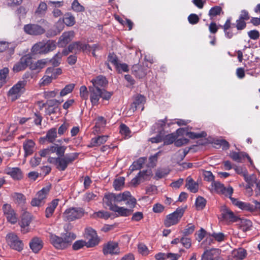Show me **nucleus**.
<instances>
[{"label": "nucleus", "mask_w": 260, "mask_h": 260, "mask_svg": "<svg viewBox=\"0 0 260 260\" xmlns=\"http://www.w3.org/2000/svg\"><path fill=\"white\" fill-rule=\"evenodd\" d=\"M172 124V120H168L165 118L163 120H157L152 126L150 133L157 134L156 136L149 139V141L152 143H158L161 142L166 133H168L167 128Z\"/></svg>", "instance_id": "obj_1"}, {"label": "nucleus", "mask_w": 260, "mask_h": 260, "mask_svg": "<svg viewBox=\"0 0 260 260\" xmlns=\"http://www.w3.org/2000/svg\"><path fill=\"white\" fill-rule=\"evenodd\" d=\"M76 236L71 232H66L61 234V237L50 233L49 239L51 243L54 247L58 249H64L70 246L76 239Z\"/></svg>", "instance_id": "obj_2"}, {"label": "nucleus", "mask_w": 260, "mask_h": 260, "mask_svg": "<svg viewBox=\"0 0 260 260\" xmlns=\"http://www.w3.org/2000/svg\"><path fill=\"white\" fill-rule=\"evenodd\" d=\"M78 156V153H67L62 157H50L48 159V161L50 163L54 164L58 170L63 171L67 169L69 164L76 159Z\"/></svg>", "instance_id": "obj_3"}, {"label": "nucleus", "mask_w": 260, "mask_h": 260, "mask_svg": "<svg viewBox=\"0 0 260 260\" xmlns=\"http://www.w3.org/2000/svg\"><path fill=\"white\" fill-rule=\"evenodd\" d=\"M88 88L90 101L93 106H97L99 104L101 98L104 100H109L112 95V92L104 89L95 88L91 86H89Z\"/></svg>", "instance_id": "obj_4"}, {"label": "nucleus", "mask_w": 260, "mask_h": 260, "mask_svg": "<svg viewBox=\"0 0 260 260\" xmlns=\"http://www.w3.org/2000/svg\"><path fill=\"white\" fill-rule=\"evenodd\" d=\"M184 213V209L182 208H177L173 213L168 215L165 219L164 224L166 227L177 224Z\"/></svg>", "instance_id": "obj_5"}, {"label": "nucleus", "mask_w": 260, "mask_h": 260, "mask_svg": "<svg viewBox=\"0 0 260 260\" xmlns=\"http://www.w3.org/2000/svg\"><path fill=\"white\" fill-rule=\"evenodd\" d=\"M84 214V211L81 208H71L67 209L63 214V219L66 221H73L81 218Z\"/></svg>", "instance_id": "obj_6"}, {"label": "nucleus", "mask_w": 260, "mask_h": 260, "mask_svg": "<svg viewBox=\"0 0 260 260\" xmlns=\"http://www.w3.org/2000/svg\"><path fill=\"white\" fill-rule=\"evenodd\" d=\"M89 47V45L88 44L83 43L80 41L75 42L71 44L67 49H64L62 51V53L64 55H67L70 52L77 54L81 51H86Z\"/></svg>", "instance_id": "obj_7"}, {"label": "nucleus", "mask_w": 260, "mask_h": 260, "mask_svg": "<svg viewBox=\"0 0 260 260\" xmlns=\"http://www.w3.org/2000/svg\"><path fill=\"white\" fill-rule=\"evenodd\" d=\"M25 85V81H20L10 89L9 91V96L11 100H16L23 93Z\"/></svg>", "instance_id": "obj_8"}, {"label": "nucleus", "mask_w": 260, "mask_h": 260, "mask_svg": "<svg viewBox=\"0 0 260 260\" xmlns=\"http://www.w3.org/2000/svg\"><path fill=\"white\" fill-rule=\"evenodd\" d=\"M84 237L88 240L87 242V247H92L99 243L98 235L95 230L90 227L86 228L85 229Z\"/></svg>", "instance_id": "obj_9"}, {"label": "nucleus", "mask_w": 260, "mask_h": 260, "mask_svg": "<svg viewBox=\"0 0 260 260\" xmlns=\"http://www.w3.org/2000/svg\"><path fill=\"white\" fill-rule=\"evenodd\" d=\"M7 241L10 247L17 251H21L23 249V244L19 240L17 235L11 233L7 235Z\"/></svg>", "instance_id": "obj_10"}, {"label": "nucleus", "mask_w": 260, "mask_h": 260, "mask_svg": "<svg viewBox=\"0 0 260 260\" xmlns=\"http://www.w3.org/2000/svg\"><path fill=\"white\" fill-rule=\"evenodd\" d=\"M212 187L216 192L221 193L226 197H230L233 193V189L231 186L225 187L223 184L219 182L213 181L212 182Z\"/></svg>", "instance_id": "obj_11"}, {"label": "nucleus", "mask_w": 260, "mask_h": 260, "mask_svg": "<svg viewBox=\"0 0 260 260\" xmlns=\"http://www.w3.org/2000/svg\"><path fill=\"white\" fill-rule=\"evenodd\" d=\"M4 214L7 220L12 224H15L17 221V216L14 210L10 205L6 204L3 206Z\"/></svg>", "instance_id": "obj_12"}, {"label": "nucleus", "mask_w": 260, "mask_h": 260, "mask_svg": "<svg viewBox=\"0 0 260 260\" xmlns=\"http://www.w3.org/2000/svg\"><path fill=\"white\" fill-rule=\"evenodd\" d=\"M103 251L105 255H117L120 253L118 243L113 241H110L105 244Z\"/></svg>", "instance_id": "obj_13"}, {"label": "nucleus", "mask_w": 260, "mask_h": 260, "mask_svg": "<svg viewBox=\"0 0 260 260\" xmlns=\"http://www.w3.org/2000/svg\"><path fill=\"white\" fill-rule=\"evenodd\" d=\"M31 62V56L28 55H25L21 58L19 62L15 64L13 70L15 72H18L24 70L27 66H30Z\"/></svg>", "instance_id": "obj_14"}, {"label": "nucleus", "mask_w": 260, "mask_h": 260, "mask_svg": "<svg viewBox=\"0 0 260 260\" xmlns=\"http://www.w3.org/2000/svg\"><path fill=\"white\" fill-rule=\"evenodd\" d=\"M24 31L31 35H39L43 34L45 30L41 26L38 24H29L24 26Z\"/></svg>", "instance_id": "obj_15"}, {"label": "nucleus", "mask_w": 260, "mask_h": 260, "mask_svg": "<svg viewBox=\"0 0 260 260\" xmlns=\"http://www.w3.org/2000/svg\"><path fill=\"white\" fill-rule=\"evenodd\" d=\"M75 33L74 31L71 30L64 32L59 39L58 42V46L61 47L65 46L73 39Z\"/></svg>", "instance_id": "obj_16"}, {"label": "nucleus", "mask_w": 260, "mask_h": 260, "mask_svg": "<svg viewBox=\"0 0 260 260\" xmlns=\"http://www.w3.org/2000/svg\"><path fill=\"white\" fill-rule=\"evenodd\" d=\"M219 250L218 249H211L206 250L202 256L201 260H219Z\"/></svg>", "instance_id": "obj_17"}, {"label": "nucleus", "mask_w": 260, "mask_h": 260, "mask_svg": "<svg viewBox=\"0 0 260 260\" xmlns=\"http://www.w3.org/2000/svg\"><path fill=\"white\" fill-rule=\"evenodd\" d=\"M145 103V98L141 94H137L134 96V101L131 106V109L134 112L138 108H141L142 111L144 109L143 105Z\"/></svg>", "instance_id": "obj_18"}, {"label": "nucleus", "mask_w": 260, "mask_h": 260, "mask_svg": "<svg viewBox=\"0 0 260 260\" xmlns=\"http://www.w3.org/2000/svg\"><path fill=\"white\" fill-rule=\"evenodd\" d=\"M104 204L109 207L110 210H112L113 207H116V200L115 193H108L105 194L103 198Z\"/></svg>", "instance_id": "obj_19"}, {"label": "nucleus", "mask_w": 260, "mask_h": 260, "mask_svg": "<svg viewBox=\"0 0 260 260\" xmlns=\"http://www.w3.org/2000/svg\"><path fill=\"white\" fill-rule=\"evenodd\" d=\"M229 198L230 199L232 203L234 205L238 207L240 209L242 210L253 211L254 208L252 205L238 201L237 199L232 198V195H230V197H229Z\"/></svg>", "instance_id": "obj_20"}, {"label": "nucleus", "mask_w": 260, "mask_h": 260, "mask_svg": "<svg viewBox=\"0 0 260 260\" xmlns=\"http://www.w3.org/2000/svg\"><path fill=\"white\" fill-rule=\"evenodd\" d=\"M91 82L92 83L93 86L95 88H100L101 87H105L108 84V81L107 80L105 77L100 75L97 76L96 78H93Z\"/></svg>", "instance_id": "obj_21"}, {"label": "nucleus", "mask_w": 260, "mask_h": 260, "mask_svg": "<svg viewBox=\"0 0 260 260\" xmlns=\"http://www.w3.org/2000/svg\"><path fill=\"white\" fill-rule=\"evenodd\" d=\"M108 137V135H103L93 138L88 146L89 147L99 146L104 144L107 141Z\"/></svg>", "instance_id": "obj_22"}, {"label": "nucleus", "mask_w": 260, "mask_h": 260, "mask_svg": "<svg viewBox=\"0 0 260 260\" xmlns=\"http://www.w3.org/2000/svg\"><path fill=\"white\" fill-rule=\"evenodd\" d=\"M29 246L34 252L37 253L42 249L43 243L40 238L35 237L29 242Z\"/></svg>", "instance_id": "obj_23"}, {"label": "nucleus", "mask_w": 260, "mask_h": 260, "mask_svg": "<svg viewBox=\"0 0 260 260\" xmlns=\"http://www.w3.org/2000/svg\"><path fill=\"white\" fill-rule=\"evenodd\" d=\"M7 174L10 175L15 180H19L22 178V174L18 168H9L6 170Z\"/></svg>", "instance_id": "obj_24"}, {"label": "nucleus", "mask_w": 260, "mask_h": 260, "mask_svg": "<svg viewBox=\"0 0 260 260\" xmlns=\"http://www.w3.org/2000/svg\"><path fill=\"white\" fill-rule=\"evenodd\" d=\"M222 216L224 219L229 221L236 222L238 219V217L234 215V213L227 208L222 210Z\"/></svg>", "instance_id": "obj_25"}, {"label": "nucleus", "mask_w": 260, "mask_h": 260, "mask_svg": "<svg viewBox=\"0 0 260 260\" xmlns=\"http://www.w3.org/2000/svg\"><path fill=\"white\" fill-rule=\"evenodd\" d=\"M58 201L59 200L55 199L52 201V202L48 204L45 211V216L47 218H49L52 216L55 209L58 204Z\"/></svg>", "instance_id": "obj_26"}, {"label": "nucleus", "mask_w": 260, "mask_h": 260, "mask_svg": "<svg viewBox=\"0 0 260 260\" xmlns=\"http://www.w3.org/2000/svg\"><path fill=\"white\" fill-rule=\"evenodd\" d=\"M186 187L188 190L193 193L198 191V183L194 182L190 177H188L186 179Z\"/></svg>", "instance_id": "obj_27"}, {"label": "nucleus", "mask_w": 260, "mask_h": 260, "mask_svg": "<svg viewBox=\"0 0 260 260\" xmlns=\"http://www.w3.org/2000/svg\"><path fill=\"white\" fill-rule=\"evenodd\" d=\"M230 156L234 160L237 162H241L242 158L245 156L248 159L251 165H253V162L250 157L248 154L244 152L238 153L236 152H232L230 154Z\"/></svg>", "instance_id": "obj_28"}, {"label": "nucleus", "mask_w": 260, "mask_h": 260, "mask_svg": "<svg viewBox=\"0 0 260 260\" xmlns=\"http://www.w3.org/2000/svg\"><path fill=\"white\" fill-rule=\"evenodd\" d=\"M132 71L136 77L142 78L146 75V71L144 67L139 64H135L132 68Z\"/></svg>", "instance_id": "obj_29"}, {"label": "nucleus", "mask_w": 260, "mask_h": 260, "mask_svg": "<svg viewBox=\"0 0 260 260\" xmlns=\"http://www.w3.org/2000/svg\"><path fill=\"white\" fill-rule=\"evenodd\" d=\"M31 52L34 54L46 53L44 42H40L35 44L31 48Z\"/></svg>", "instance_id": "obj_30"}, {"label": "nucleus", "mask_w": 260, "mask_h": 260, "mask_svg": "<svg viewBox=\"0 0 260 260\" xmlns=\"http://www.w3.org/2000/svg\"><path fill=\"white\" fill-rule=\"evenodd\" d=\"M246 254V251L242 248L234 249L232 252V256L236 260L243 259L245 257Z\"/></svg>", "instance_id": "obj_31"}, {"label": "nucleus", "mask_w": 260, "mask_h": 260, "mask_svg": "<svg viewBox=\"0 0 260 260\" xmlns=\"http://www.w3.org/2000/svg\"><path fill=\"white\" fill-rule=\"evenodd\" d=\"M35 146L34 142L31 140H28L23 143V148L25 151V155H29L32 154Z\"/></svg>", "instance_id": "obj_32"}, {"label": "nucleus", "mask_w": 260, "mask_h": 260, "mask_svg": "<svg viewBox=\"0 0 260 260\" xmlns=\"http://www.w3.org/2000/svg\"><path fill=\"white\" fill-rule=\"evenodd\" d=\"M112 211L117 213L118 215L122 216H128L132 212L131 210L129 209L124 207H118L117 206L113 207Z\"/></svg>", "instance_id": "obj_33"}, {"label": "nucleus", "mask_w": 260, "mask_h": 260, "mask_svg": "<svg viewBox=\"0 0 260 260\" xmlns=\"http://www.w3.org/2000/svg\"><path fill=\"white\" fill-rule=\"evenodd\" d=\"M64 24L68 26H72L75 23V18L70 13H66L63 18Z\"/></svg>", "instance_id": "obj_34"}, {"label": "nucleus", "mask_w": 260, "mask_h": 260, "mask_svg": "<svg viewBox=\"0 0 260 260\" xmlns=\"http://www.w3.org/2000/svg\"><path fill=\"white\" fill-rule=\"evenodd\" d=\"M221 13H223L221 7L219 6H216L210 9L208 15L210 19H213L215 17L219 15Z\"/></svg>", "instance_id": "obj_35"}, {"label": "nucleus", "mask_w": 260, "mask_h": 260, "mask_svg": "<svg viewBox=\"0 0 260 260\" xmlns=\"http://www.w3.org/2000/svg\"><path fill=\"white\" fill-rule=\"evenodd\" d=\"M14 49V46L11 43H8L6 42H0V52H4L7 50L9 53H13Z\"/></svg>", "instance_id": "obj_36"}, {"label": "nucleus", "mask_w": 260, "mask_h": 260, "mask_svg": "<svg viewBox=\"0 0 260 260\" xmlns=\"http://www.w3.org/2000/svg\"><path fill=\"white\" fill-rule=\"evenodd\" d=\"M56 137L57 131L55 128H52L50 129L47 132L46 135V140L50 143H52L53 142H54Z\"/></svg>", "instance_id": "obj_37"}, {"label": "nucleus", "mask_w": 260, "mask_h": 260, "mask_svg": "<svg viewBox=\"0 0 260 260\" xmlns=\"http://www.w3.org/2000/svg\"><path fill=\"white\" fill-rule=\"evenodd\" d=\"M46 63L47 61L46 59L38 60L34 63H32L31 61V63H30V69L32 70L42 69L45 67Z\"/></svg>", "instance_id": "obj_38"}, {"label": "nucleus", "mask_w": 260, "mask_h": 260, "mask_svg": "<svg viewBox=\"0 0 260 260\" xmlns=\"http://www.w3.org/2000/svg\"><path fill=\"white\" fill-rule=\"evenodd\" d=\"M49 190L50 187L48 186L44 187L41 190L38 191L36 196L45 203V199L46 198L47 194L49 191Z\"/></svg>", "instance_id": "obj_39"}, {"label": "nucleus", "mask_w": 260, "mask_h": 260, "mask_svg": "<svg viewBox=\"0 0 260 260\" xmlns=\"http://www.w3.org/2000/svg\"><path fill=\"white\" fill-rule=\"evenodd\" d=\"M30 120H31V118L30 117H17L15 121L18 122L19 124L23 125L24 124H26L28 126V127H30L33 126V123L30 122Z\"/></svg>", "instance_id": "obj_40"}, {"label": "nucleus", "mask_w": 260, "mask_h": 260, "mask_svg": "<svg viewBox=\"0 0 260 260\" xmlns=\"http://www.w3.org/2000/svg\"><path fill=\"white\" fill-rule=\"evenodd\" d=\"M9 73V69L4 68L0 70V88L6 82V78Z\"/></svg>", "instance_id": "obj_41"}, {"label": "nucleus", "mask_w": 260, "mask_h": 260, "mask_svg": "<svg viewBox=\"0 0 260 260\" xmlns=\"http://www.w3.org/2000/svg\"><path fill=\"white\" fill-rule=\"evenodd\" d=\"M124 178L120 177L115 179L113 182V187L115 190H120L124 186Z\"/></svg>", "instance_id": "obj_42"}, {"label": "nucleus", "mask_w": 260, "mask_h": 260, "mask_svg": "<svg viewBox=\"0 0 260 260\" xmlns=\"http://www.w3.org/2000/svg\"><path fill=\"white\" fill-rule=\"evenodd\" d=\"M12 197L15 202L18 204H24L25 202V198L23 194L20 193H14Z\"/></svg>", "instance_id": "obj_43"}, {"label": "nucleus", "mask_w": 260, "mask_h": 260, "mask_svg": "<svg viewBox=\"0 0 260 260\" xmlns=\"http://www.w3.org/2000/svg\"><path fill=\"white\" fill-rule=\"evenodd\" d=\"M206 204V200L204 198L198 197L196 199L195 204L197 210H202L205 207Z\"/></svg>", "instance_id": "obj_44"}, {"label": "nucleus", "mask_w": 260, "mask_h": 260, "mask_svg": "<svg viewBox=\"0 0 260 260\" xmlns=\"http://www.w3.org/2000/svg\"><path fill=\"white\" fill-rule=\"evenodd\" d=\"M160 153V151H159L149 157V162L147 164V166L148 168H153L156 166V162L157 161V158L159 154Z\"/></svg>", "instance_id": "obj_45"}, {"label": "nucleus", "mask_w": 260, "mask_h": 260, "mask_svg": "<svg viewBox=\"0 0 260 260\" xmlns=\"http://www.w3.org/2000/svg\"><path fill=\"white\" fill-rule=\"evenodd\" d=\"M186 135L192 139L201 138L205 137L207 136L205 132H201L200 133L195 132H187Z\"/></svg>", "instance_id": "obj_46"}, {"label": "nucleus", "mask_w": 260, "mask_h": 260, "mask_svg": "<svg viewBox=\"0 0 260 260\" xmlns=\"http://www.w3.org/2000/svg\"><path fill=\"white\" fill-rule=\"evenodd\" d=\"M175 140L176 136L173 134H171L167 135L165 134L162 140L164 141V144L170 145L173 142L175 143Z\"/></svg>", "instance_id": "obj_47"}, {"label": "nucleus", "mask_w": 260, "mask_h": 260, "mask_svg": "<svg viewBox=\"0 0 260 260\" xmlns=\"http://www.w3.org/2000/svg\"><path fill=\"white\" fill-rule=\"evenodd\" d=\"M127 197H129V191H124L122 193H115V197L116 203H119L123 201H125L127 199Z\"/></svg>", "instance_id": "obj_48"}, {"label": "nucleus", "mask_w": 260, "mask_h": 260, "mask_svg": "<svg viewBox=\"0 0 260 260\" xmlns=\"http://www.w3.org/2000/svg\"><path fill=\"white\" fill-rule=\"evenodd\" d=\"M72 9L76 12H81L84 11V8L78 2V0H74L72 4Z\"/></svg>", "instance_id": "obj_49"}, {"label": "nucleus", "mask_w": 260, "mask_h": 260, "mask_svg": "<svg viewBox=\"0 0 260 260\" xmlns=\"http://www.w3.org/2000/svg\"><path fill=\"white\" fill-rule=\"evenodd\" d=\"M120 133L125 138H129L131 136L129 128L124 124H122L120 126Z\"/></svg>", "instance_id": "obj_50"}, {"label": "nucleus", "mask_w": 260, "mask_h": 260, "mask_svg": "<svg viewBox=\"0 0 260 260\" xmlns=\"http://www.w3.org/2000/svg\"><path fill=\"white\" fill-rule=\"evenodd\" d=\"M168 173L169 171L166 169H158L156 171L154 178L158 180L165 177Z\"/></svg>", "instance_id": "obj_51"}, {"label": "nucleus", "mask_w": 260, "mask_h": 260, "mask_svg": "<svg viewBox=\"0 0 260 260\" xmlns=\"http://www.w3.org/2000/svg\"><path fill=\"white\" fill-rule=\"evenodd\" d=\"M75 85L74 84H70L66 85L64 88H63L60 92V95L61 96H63L68 94V93L72 92L74 88Z\"/></svg>", "instance_id": "obj_52"}, {"label": "nucleus", "mask_w": 260, "mask_h": 260, "mask_svg": "<svg viewBox=\"0 0 260 260\" xmlns=\"http://www.w3.org/2000/svg\"><path fill=\"white\" fill-rule=\"evenodd\" d=\"M44 46L46 53L53 51L56 48L55 43L53 41H48L47 42H44Z\"/></svg>", "instance_id": "obj_53"}, {"label": "nucleus", "mask_w": 260, "mask_h": 260, "mask_svg": "<svg viewBox=\"0 0 260 260\" xmlns=\"http://www.w3.org/2000/svg\"><path fill=\"white\" fill-rule=\"evenodd\" d=\"M209 236L213 238L216 241L218 242H222L224 241L225 239L224 234L221 232H213L212 234H210Z\"/></svg>", "instance_id": "obj_54"}, {"label": "nucleus", "mask_w": 260, "mask_h": 260, "mask_svg": "<svg viewBox=\"0 0 260 260\" xmlns=\"http://www.w3.org/2000/svg\"><path fill=\"white\" fill-rule=\"evenodd\" d=\"M62 55V52H58L51 59L50 61L54 66L56 67L60 64Z\"/></svg>", "instance_id": "obj_55"}, {"label": "nucleus", "mask_w": 260, "mask_h": 260, "mask_svg": "<svg viewBox=\"0 0 260 260\" xmlns=\"http://www.w3.org/2000/svg\"><path fill=\"white\" fill-rule=\"evenodd\" d=\"M195 230V226L192 223L188 224L185 228L182 231V233L184 236H186L187 235L191 234L193 233Z\"/></svg>", "instance_id": "obj_56"}, {"label": "nucleus", "mask_w": 260, "mask_h": 260, "mask_svg": "<svg viewBox=\"0 0 260 260\" xmlns=\"http://www.w3.org/2000/svg\"><path fill=\"white\" fill-rule=\"evenodd\" d=\"M252 226V222L248 219H242L241 221V227L243 231H247L250 229Z\"/></svg>", "instance_id": "obj_57"}, {"label": "nucleus", "mask_w": 260, "mask_h": 260, "mask_svg": "<svg viewBox=\"0 0 260 260\" xmlns=\"http://www.w3.org/2000/svg\"><path fill=\"white\" fill-rule=\"evenodd\" d=\"M47 6L44 2H41L37 10L36 11V13L38 15H44L47 10Z\"/></svg>", "instance_id": "obj_58"}, {"label": "nucleus", "mask_w": 260, "mask_h": 260, "mask_svg": "<svg viewBox=\"0 0 260 260\" xmlns=\"http://www.w3.org/2000/svg\"><path fill=\"white\" fill-rule=\"evenodd\" d=\"M203 175L205 180L208 182H213L214 176L211 171H203Z\"/></svg>", "instance_id": "obj_59"}, {"label": "nucleus", "mask_w": 260, "mask_h": 260, "mask_svg": "<svg viewBox=\"0 0 260 260\" xmlns=\"http://www.w3.org/2000/svg\"><path fill=\"white\" fill-rule=\"evenodd\" d=\"M152 171L151 170H147L143 171H140L139 173V175L141 176L143 181L149 180L150 176L151 175Z\"/></svg>", "instance_id": "obj_60"}, {"label": "nucleus", "mask_w": 260, "mask_h": 260, "mask_svg": "<svg viewBox=\"0 0 260 260\" xmlns=\"http://www.w3.org/2000/svg\"><path fill=\"white\" fill-rule=\"evenodd\" d=\"M214 143L221 146L223 149L226 150L229 148V143L225 140L217 139L215 140Z\"/></svg>", "instance_id": "obj_61"}, {"label": "nucleus", "mask_w": 260, "mask_h": 260, "mask_svg": "<svg viewBox=\"0 0 260 260\" xmlns=\"http://www.w3.org/2000/svg\"><path fill=\"white\" fill-rule=\"evenodd\" d=\"M187 19L190 24L194 25L199 22L200 18L196 14H191L188 16Z\"/></svg>", "instance_id": "obj_62"}, {"label": "nucleus", "mask_w": 260, "mask_h": 260, "mask_svg": "<svg viewBox=\"0 0 260 260\" xmlns=\"http://www.w3.org/2000/svg\"><path fill=\"white\" fill-rule=\"evenodd\" d=\"M116 70L119 73H121L122 72H127L128 71V67L126 63H118L115 67Z\"/></svg>", "instance_id": "obj_63"}, {"label": "nucleus", "mask_w": 260, "mask_h": 260, "mask_svg": "<svg viewBox=\"0 0 260 260\" xmlns=\"http://www.w3.org/2000/svg\"><path fill=\"white\" fill-rule=\"evenodd\" d=\"M244 179L249 185H253V184L256 181V176L254 175L248 176L247 172H246L244 174Z\"/></svg>", "instance_id": "obj_64"}]
</instances>
